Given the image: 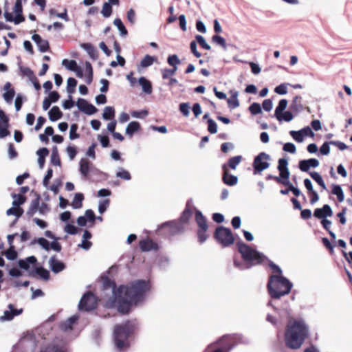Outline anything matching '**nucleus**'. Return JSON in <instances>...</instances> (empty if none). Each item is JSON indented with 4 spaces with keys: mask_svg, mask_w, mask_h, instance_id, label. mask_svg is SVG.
I'll return each mask as SVG.
<instances>
[{
    "mask_svg": "<svg viewBox=\"0 0 352 352\" xmlns=\"http://www.w3.org/2000/svg\"><path fill=\"white\" fill-rule=\"evenodd\" d=\"M195 38L197 41L202 48L207 50H210V46L206 43L204 36H202L201 35H197Z\"/></svg>",
    "mask_w": 352,
    "mask_h": 352,
    "instance_id": "nucleus-60",
    "label": "nucleus"
},
{
    "mask_svg": "<svg viewBox=\"0 0 352 352\" xmlns=\"http://www.w3.org/2000/svg\"><path fill=\"white\" fill-rule=\"evenodd\" d=\"M289 134L292 137V138L298 142H302L304 140V137L302 135V132H300V130L291 131L289 132Z\"/></svg>",
    "mask_w": 352,
    "mask_h": 352,
    "instance_id": "nucleus-57",
    "label": "nucleus"
},
{
    "mask_svg": "<svg viewBox=\"0 0 352 352\" xmlns=\"http://www.w3.org/2000/svg\"><path fill=\"white\" fill-rule=\"evenodd\" d=\"M84 196L82 193H76L72 201V206L74 209H78L82 207V201Z\"/></svg>",
    "mask_w": 352,
    "mask_h": 352,
    "instance_id": "nucleus-40",
    "label": "nucleus"
},
{
    "mask_svg": "<svg viewBox=\"0 0 352 352\" xmlns=\"http://www.w3.org/2000/svg\"><path fill=\"white\" fill-rule=\"evenodd\" d=\"M167 62L168 65L173 67H177V65L181 63L176 54L170 55L167 58Z\"/></svg>",
    "mask_w": 352,
    "mask_h": 352,
    "instance_id": "nucleus-53",
    "label": "nucleus"
},
{
    "mask_svg": "<svg viewBox=\"0 0 352 352\" xmlns=\"http://www.w3.org/2000/svg\"><path fill=\"white\" fill-rule=\"evenodd\" d=\"M115 116V110L112 107H105L102 113V118L105 120L113 119Z\"/></svg>",
    "mask_w": 352,
    "mask_h": 352,
    "instance_id": "nucleus-38",
    "label": "nucleus"
},
{
    "mask_svg": "<svg viewBox=\"0 0 352 352\" xmlns=\"http://www.w3.org/2000/svg\"><path fill=\"white\" fill-rule=\"evenodd\" d=\"M116 177L126 181H129L131 179L130 173L122 167L118 168V170L116 173Z\"/></svg>",
    "mask_w": 352,
    "mask_h": 352,
    "instance_id": "nucleus-39",
    "label": "nucleus"
},
{
    "mask_svg": "<svg viewBox=\"0 0 352 352\" xmlns=\"http://www.w3.org/2000/svg\"><path fill=\"white\" fill-rule=\"evenodd\" d=\"M78 317L77 316H72L69 318L67 320L63 322L60 324V329L63 331H67L72 329L73 325L78 320Z\"/></svg>",
    "mask_w": 352,
    "mask_h": 352,
    "instance_id": "nucleus-23",
    "label": "nucleus"
},
{
    "mask_svg": "<svg viewBox=\"0 0 352 352\" xmlns=\"http://www.w3.org/2000/svg\"><path fill=\"white\" fill-rule=\"evenodd\" d=\"M78 109L87 115H93L97 111V109L83 98H79L76 102Z\"/></svg>",
    "mask_w": 352,
    "mask_h": 352,
    "instance_id": "nucleus-14",
    "label": "nucleus"
},
{
    "mask_svg": "<svg viewBox=\"0 0 352 352\" xmlns=\"http://www.w3.org/2000/svg\"><path fill=\"white\" fill-rule=\"evenodd\" d=\"M36 154L38 155V164L40 167V168L43 169L44 167L45 162V157L49 154V150L47 148H39L36 151Z\"/></svg>",
    "mask_w": 352,
    "mask_h": 352,
    "instance_id": "nucleus-28",
    "label": "nucleus"
},
{
    "mask_svg": "<svg viewBox=\"0 0 352 352\" xmlns=\"http://www.w3.org/2000/svg\"><path fill=\"white\" fill-rule=\"evenodd\" d=\"M177 70V67H173V69H163L162 70V75L163 79H167L173 76Z\"/></svg>",
    "mask_w": 352,
    "mask_h": 352,
    "instance_id": "nucleus-56",
    "label": "nucleus"
},
{
    "mask_svg": "<svg viewBox=\"0 0 352 352\" xmlns=\"http://www.w3.org/2000/svg\"><path fill=\"white\" fill-rule=\"evenodd\" d=\"M49 265L51 270L55 274L62 272L65 267V264L62 261L58 260L56 256H53L50 258L49 261Z\"/></svg>",
    "mask_w": 352,
    "mask_h": 352,
    "instance_id": "nucleus-19",
    "label": "nucleus"
},
{
    "mask_svg": "<svg viewBox=\"0 0 352 352\" xmlns=\"http://www.w3.org/2000/svg\"><path fill=\"white\" fill-rule=\"evenodd\" d=\"M139 245L140 248L143 252H148L157 249V244L150 239L141 241Z\"/></svg>",
    "mask_w": 352,
    "mask_h": 352,
    "instance_id": "nucleus-20",
    "label": "nucleus"
},
{
    "mask_svg": "<svg viewBox=\"0 0 352 352\" xmlns=\"http://www.w3.org/2000/svg\"><path fill=\"white\" fill-rule=\"evenodd\" d=\"M288 162L285 158H280L278 160V169L280 172V177L285 181L288 180L289 171L287 168Z\"/></svg>",
    "mask_w": 352,
    "mask_h": 352,
    "instance_id": "nucleus-18",
    "label": "nucleus"
},
{
    "mask_svg": "<svg viewBox=\"0 0 352 352\" xmlns=\"http://www.w3.org/2000/svg\"><path fill=\"white\" fill-rule=\"evenodd\" d=\"M109 205V199H104V200L100 201L99 204H98V212L100 214H102L107 210Z\"/></svg>",
    "mask_w": 352,
    "mask_h": 352,
    "instance_id": "nucleus-64",
    "label": "nucleus"
},
{
    "mask_svg": "<svg viewBox=\"0 0 352 352\" xmlns=\"http://www.w3.org/2000/svg\"><path fill=\"white\" fill-rule=\"evenodd\" d=\"M32 39L36 44L38 50L41 52H45L50 48L49 42L47 40L43 39L38 34H33Z\"/></svg>",
    "mask_w": 352,
    "mask_h": 352,
    "instance_id": "nucleus-17",
    "label": "nucleus"
},
{
    "mask_svg": "<svg viewBox=\"0 0 352 352\" xmlns=\"http://www.w3.org/2000/svg\"><path fill=\"white\" fill-rule=\"evenodd\" d=\"M237 248L243 261L248 263L250 267L263 263L267 258L263 253L259 252L244 243H238Z\"/></svg>",
    "mask_w": 352,
    "mask_h": 352,
    "instance_id": "nucleus-5",
    "label": "nucleus"
},
{
    "mask_svg": "<svg viewBox=\"0 0 352 352\" xmlns=\"http://www.w3.org/2000/svg\"><path fill=\"white\" fill-rule=\"evenodd\" d=\"M156 60V58L153 56H151L150 55H146L144 56L142 60L140 62V65L142 67H148L153 65L154 61Z\"/></svg>",
    "mask_w": 352,
    "mask_h": 352,
    "instance_id": "nucleus-45",
    "label": "nucleus"
},
{
    "mask_svg": "<svg viewBox=\"0 0 352 352\" xmlns=\"http://www.w3.org/2000/svg\"><path fill=\"white\" fill-rule=\"evenodd\" d=\"M113 24L118 28L122 36H125L127 34V30L120 19H115Z\"/></svg>",
    "mask_w": 352,
    "mask_h": 352,
    "instance_id": "nucleus-42",
    "label": "nucleus"
},
{
    "mask_svg": "<svg viewBox=\"0 0 352 352\" xmlns=\"http://www.w3.org/2000/svg\"><path fill=\"white\" fill-rule=\"evenodd\" d=\"M37 260L34 256H30L25 259H20L18 261V265L20 268L28 270L30 267V264H35Z\"/></svg>",
    "mask_w": 352,
    "mask_h": 352,
    "instance_id": "nucleus-27",
    "label": "nucleus"
},
{
    "mask_svg": "<svg viewBox=\"0 0 352 352\" xmlns=\"http://www.w3.org/2000/svg\"><path fill=\"white\" fill-rule=\"evenodd\" d=\"M183 230L184 226L180 223L170 221L162 224L158 229V232L170 236L182 232Z\"/></svg>",
    "mask_w": 352,
    "mask_h": 352,
    "instance_id": "nucleus-9",
    "label": "nucleus"
},
{
    "mask_svg": "<svg viewBox=\"0 0 352 352\" xmlns=\"http://www.w3.org/2000/svg\"><path fill=\"white\" fill-rule=\"evenodd\" d=\"M48 114L50 120L52 122L59 120L63 116L61 111L57 106L53 107L50 110Z\"/></svg>",
    "mask_w": 352,
    "mask_h": 352,
    "instance_id": "nucleus-31",
    "label": "nucleus"
},
{
    "mask_svg": "<svg viewBox=\"0 0 352 352\" xmlns=\"http://www.w3.org/2000/svg\"><path fill=\"white\" fill-rule=\"evenodd\" d=\"M79 165L80 174L84 178H86L91 170V164L87 159L82 158L80 160Z\"/></svg>",
    "mask_w": 352,
    "mask_h": 352,
    "instance_id": "nucleus-22",
    "label": "nucleus"
},
{
    "mask_svg": "<svg viewBox=\"0 0 352 352\" xmlns=\"http://www.w3.org/2000/svg\"><path fill=\"white\" fill-rule=\"evenodd\" d=\"M38 197L31 201L29 209L27 211V215L32 217L37 211H38Z\"/></svg>",
    "mask_w": 352,
    "mask_h": 352,
    "instance_id": "nucleus-37",
    "label": "nucleus"
},
{
    "mask_svg": "<svg viewBox=\"0 0 352 352\" xmlns=\"http://www.w3.org/2000/svg\"><path fill=\"white\" fill-rule=\"evenodd\" d=\"M289 109L292 111L298 113L303 109L302 97L296 96L293 98Z\"/></svg>",
    "mask_w": 352,
    "mask_h": 352,
    "instance_id": "nucleus-24",
    "label": "nucleus"
},
{
    "mask_svg": "<svg viewBox=\"0 0 352 352\" xmlns=\"http://www.w3.org/2000/svg\"><path fill=\"white\" fill-rule=\"evenodd\" d=\"M67 91L69 94H72L77 85V80L74 78H69L67 82Z\"/></svg>",
    "mask_w": 352,
    "mask_h": 352,
    "instance_id": "nucleus-55",
    "label": "nucleus"
},
{
    "mask_svg": "<svg viewBox=\"0 0 352 352\" xmlns=\"http://www.w3.org/2000/svg\"><path fill=\"white\" fill-rule=\"evenodd\" d=\"M309 175L311 177L320 185L323 190H327V186L320 176V175L317 172H310Z\"/></svg>",
    "mask_w": 352,
    "mask_h": 352,
    "instance_id": "nucleus-41",
    "label": "nucleus"
},
{
    "mask_svg": "<svg viewBox=\"0 0 352 352\" xmlns=\"http://www.w3.org/2000/svg\"><path fill=\"white\" fill-rule=\"evenodd\" d=\"M249 110L253 115H257L261 113V107L258 103L254 102L249 107Z\"/></svg>",
    "mask_w": 352,
    "mask_h": 352,
    "instance_id": "nucleus-62",
    "label": "nucleus"
},
{
    "mask_svg": "<svg viewBox=\"0 0 352 352\" xmlns=\"http://www.w3.org/2000/svg\"><path fill=\"white\" fill-rule=\"evenodd\" d=\"M208 130L212 134L216 133L217 132V124L211 118L208 120Z\"/></svg>",
    "mask_w": 352,
    "mask_h": 352,
    "instance_id": "nucleus-59",
    "label": "nucleus"
},
{
    "mask_svg": "<svg viewBox=\"0 0 352 352\" xmlns=\"http://www.w3.org/2000/svg\"><path fill=\"white\" fill-rule=\"evenodd\" d=\"M212 41L217 45L221 46L224 50L227 49L226 40L222 36L219 35H214L212 37Z\"/></svg>",
    "mask_w": 352,
    "mask_h": 352,
    "instance_id": "nucleus-51",
    "label": "nucleus"
},
{
    "mask_svg": "<svg viewBox=\"0 0 352 352\" xmlns=\"http://www.w3.org/2000/svg\"><path fill=\"white\" fill-rule=\"evenodd\" d=\"M14 94H15V91L14 89H10L7 91H6L3 94V99L5 100V101L8 103H11L12 101V99L14 96Z\"/></svg>",
    "mask_w": 352,
    "mask_h": 352,
    "instance_id": "nucleus-61",
    "label": "nucleus"
},
{
    "mask_svg": "<svg viewBox=\"0 0 352 352\" xmlns=\"http://www.w3.org/2000/svg\"><path fill=\"white\" fill-rule=\"evenodd\" d=\"M195 221L198 225V229L208 228L207 221L201 212L199 210H196L195 212Z\"/></svg>",
    "mask_w": 352,
    "mask_h": 352,
    "instance_id": "nucleus-25",
    "label": "nucleus"
},
{
    "mask_svg": "<svg viewBox=\"0 0 352 352\" xmlns=\"http://www.w3.org/2000/svg\"><path fill=\"white\" fill-rule=\"evenodd\" d=\"M309 333V327L303 320H290L285 332L286 346L292 349L300 348Z\"/></svg>",
    "mask_w": 352,
    "mask_h": 352,
    "instance_id": "nucleus-2",
    "label": "nucleus"
},
{
    "mask_svg": "<svg viewBox=\"0 0 352 352\" xmlns=\"http://www.w3.org/2000/svg\"><path fill=\"white\" fill-rule=\"evenodd\" d=\"M104 289H111L113 300L112 305H116L118 311L121 314H127L131 306L142 302L147 292L150 289L149 282L138 280L129 285H120L116 289V285L109 279L103 281Z\"/></svg>",
    "mask_w": 352,
    "mask_h": 352,
    "instance_id": "nucleus-1",
    "label": "nucleus"
},
{
    "mask_svg": "<svg viewBox=\"0 0 352 352\" xmlns=\"http://www.w3.org/2000/svg\"><path fill=\"white\" fill-rule=\"evenodd\" d=\"M179 111L186 117H188L190 113V106L188 103H181L179 104Z\"/></svg>",
    "mask_w": 352,
    "mask_h": 352,
    "instance_id": "nucleus-63",
    "label": "nucleus"
},
{
    "mask_svg": "<svg viewBox=\"0 0 352 352\" xmlns=\"http://www.w3.org/2000/svg\"><path fill=\"white\" fill-rule=\"evenodd\" d=\"M228 107L230 109H235L239 106V102L238 100V92H232V96L227 100Z\"/></svg>",
    "mask_w": 352,
    "mask_h": 352,
    "instance_id": "nucleus-35",
    "label": "nucleus"
},
{
    "mask_svg": "<svg viewBox=\"0 0 352 352\" xmlns=\"http://www.w3.org/2000/svg\"><path fill=\"white\" fill-rule=\"evenodd\" d=\"M23 313V309H16L12 304L8 305V309L3 311V314L0 316V322L10 321L15 316H19Z\"/></svg>",
    "mask_w": 352,
    "mask_h": 352,
    "instance_id": "nucleus-12",
    "label": "nucleus"
},
{
    "mask_svg": "<svg viewBox=\"0 0 352 352\" xmlns=\"http://www.w3.org/2000/svg\"><path fill=\"white\" fill-rule=\"evenodd\" d=\"M280 120H278L279 122L285 121L290 122L293 120L294 116L290 111H287L285 112H282L278 115Z\"/></svg>",
    "mask_w": 352,
    "mask_h": 352,
    "instance_id": "nucleus-49",
    "label": "nucleus"
},
{
    "mask_svg": "<svg viewBox=\"0 0 352 352\" xmlns=\"http://www.w3.org/2000/svg\"><path fill=\"white\" fill-rule=\"evenodd\" d=\"M13 12L16 16H23L22 0H16L13 8Z\"/></svg>",
    "mask_w": 352,
    "mask_h": 352,
    "instance_id": "nucleus-58",
    "label": "nucleus"
},
{
    "mask_svg": "<svg viewBox=\"0 0 352 352\" xmlns=\"http://www.w3.org/2000/svg\"><path fill=\"white\" fill-rule=\"evenodd\" d=\"M270 156L266 153H260L254 157L253 162L254 174L261 173L264 170L268 168L270 166Z\"/></svg>",
    "mask_w": 352,
    "mask_h": 352,
    "instance_id": "nucleus-8",
    "label": "nucleus"
},
{
    "mask_svg": "<svg viewBox=\"0 0 352 352\" xmlns=\"http://www.w3.org/2000/svg\"><path fill=\"white\" fill-rule=\"evenodd\" d=\"M97 306L96 296L91 292L85 294L81 298L78 308L80 311H89L94 309Z\"/></svg>",
    "mask_w": 352,
    "mask_h": 352,
    "instance_id": "nucleus-10",
    "label": "nucleus"
},
{
    "mask_svg": "<svg viewBox=\"0 0 352 352\" xmlns=\"http://www.w3.org/2000/svg\"><path fill=\"white\" fill-rule=\"evenodd\" d=\"M36 273L43 280H47L50 278L49 271L42 267L36 268Z\"/></svg>",
    "mask_w": 352,
    "mask_h": 352,
    "instance_id": "nucleus-54",
    "label": "nucleus"
},
{
    "mask_svg": "<svg viewBox=\"0 0 352 352\" xmlns=\"http://www.w3.org/2000/svg\"><path fill=\"white\" fill-rule=\"evenodd\" d=\"M234 339H236L234 336H224L217 342L209 344L204 352L229 351L234 346V344H230Z\"/></svg>",
    "mask_w": 352,
    "mask_h": 352,
    "instance_id": "nucleus-6",
    "label": "nucleus"
},
{
    "mask_svg": "<svg viewBox=\"0 0 352 352\" xmlns=\"http://www.w3.org/2000/svg\"><path fill=\"white\" fill-rule=\"evenodd\" d=\"M138 82L142 87V91L146 94H150L152 92L151 82L147 80L145 77L142 76L139 78Z\"/></svg>",
    "mask_w": 352,
    "mask_h": 352,
    "instance_id": "nucleus-29",
    "label": "nucleus"
},
{
    "mask_svg": "<svg viewBox=\"0 0 352 352\" xmlns=\"http://www.w3.org/2000/svg\"><path fill=\"white\" fill-rule=\"evenodd\" d=\"M134 330V324L130 321L123 324L116 325L113 331V339L116 347L120 349H125L129 347V337Z\"/></svg>",
    "mask_w": 352,
    "mask_h": 352,
    "instance_id": "nucleus-4",
    "label": "nucleus"
},
{
    "mask_svg": "<svg viewBox=\"0 0 352 352\" xmlns=\"http://www.w3.org/2000/svg\"><path fill=\"white\" fill-rule=\"evenodd\" d=\"M314 215L315 217L322 220L326 219L327 217H331L333 215V212L330 206L325 204L321 208H316L314 210Z\"/></svg>",
    "mask_w": 352,
    "mask_h": 352,
    "instance_id": "nucleus-15",
    "label": "nucleus"
},
{
    "mask_svg": "<svg viewBox=\"0 0 352 352\" xmlns=\"http://www.w3.org/2000/svg\"><path fill=\"white\" fill-rule=\"evenodd\" d=\"M292 287L293 284L283 276L271 275L267 283L269 294L274 299L288 294Z\"/></svg>",
    "mask_w": 352,
    "mask_h": 352,
    "instance_id": "nucleus-3",
    "label": "nucleus"
},
{
    "mask_svg": "<svg viewBox=\"0 0 352 352\" xmlns=\"http://www.w3.org/2000/svg\"><path fill=\"white\" fill-rule=\"evenodd\" d=\"M241 156L237 155L231 157L228 162V166L234 170L241 161Z\"/></svg>",
    "mask_w": 352,
    "mask_h": 352,
    "instance_id": "nucleus-48",
    "label": "nucleus"
},
{
    "mask_svg": "<svg viewBox=\"0 0 352 352\" xmlns=\"http://www.w3.org/2000/svg\"><path fill=\"white\" fill-rule=\"evenodd\" d=\"M319 166V162L315 158L300 160L298 164L301 171L307 172L311 167L316 168Z\"/></svg>",
    "mask_w": 352,
    "mask_h": 352,
    "instance_id": "nucleus-16",
    "label": "nucleus"
},
{
    "mask_svg": "<svg viewBox=\"0 0 352 352\" xmlns=\"http://www.w3.org/2000/svg\"><path fill=\"white\" fill-rule=\"evenodd\" d=\"M21 72L23 74V75L27 76L30 79V80H36V76L33 71L29 67H22L21 68Z\"/></svg>",
    "mask_w": 352,
    "mask_h": 352,
    "instance_id": "nucleus-52",
    "label": "nucleus"
},
{
    "mask_svg": "<svg viewBox=\"0 0 352 352\" xmlns=\"http://www.w3.org/2000/svg\"><path fill=\"white\" fill-rule=\"evenodd\" d=\"M62 65L65 66L68 70L74 72L76 69L77 67L78 66L77 65V63L74 60H68L67 59H63L62 60Z\"/></svg>",
    "mask_w": 352,
    "mask_h": 352,
    "instance_id": "nucleus-43",
    "label": "nucleus"
},
{
    "mask_svg": "<svg viewBox=\"0 0 352 352\" xmlns=\"http://www.w3.org/2000/svg\"><path fill=\"white\" fill-rule=\"evenodd\" d=\"M332 194L336 195L338 201L342 202L344 199V195L343 190L340 185L333 184L332 186Z\"/></svg>",
    "mask_w": 352,
    "mask_h": 352,
    "instance_id": "nucleus-34",
    "label": "nucleus"
},
{
    "mask_svg": "<svg viewBox=\"0 0 352 352\" xmlns=\"http://www.w3.org/2000/svg\"><path fill=\"white\" fill-rule=\"evenodd\" d=\"M27 349L25 352H34L36 349V343L31 336L21 338L16 346V349Z\"/></svg>",
    "mask_w": 352,
    "mask_h": 352,
    "instance_id": "nucleus-13",
    "label": "nucleus"
},
{
    "mask_svg": "<svg viewBox=\"0 0 352 352\" xmlns=\"http://www.w3.org/2000/svg\"><path fill=\"white\" fill-rule=\"evenodd\" d=\"M41 352H67L66 342L59 337H56L51 344L42 348Z\"/></svg>",
    "mask_w": 352,
    "mask_h": 352,
    "instance_id": "nucleus-11",
    "label": "nucleus"
},
{
    "mask_svg": "<svg viewBox=\"0 0 352 352\" xmlns=\"http://www.w3.org/2000/svg\"><path fill=\"white\" fill-rule=\"evenodd\" d=\"M23 210L22 208L15 207V206H13V207L9 208L6 211L7 215H8V216L9 215H14L17 218L20 217L23 214Z\"/></svg>",
    "mask_w": 352,
    "mask_h": 352,
    "instance_id": "nucleus-47",
    "label": "nucleus"
},
{
    "mask_svg": "<svg viewBox=\"0 0 352 352\" xmlns=\"http://www.w3.org/2000/svg\"><path fill=\"white\" fill-rule=\"evenodd\" d=\"M81 47L87 52L91 59L96 60L98 58V50L91 43H83L81 45Z\"/></svg>",
    "mask_w": 352,
    "mask_h": 352,
    "instance_id": "nucleus-26",
    "label": "nucleus"
},
{
    "mask_svg": "<svg viewBox=\"0 0 352 352\" xmlns=\"http://www.w3.org/2000/svg\"><path fill=\"white\" fill-rule=\"evenodd\" d=\"M192 214V209L190 207V202L188 201L186 204V206L184 212H182L181 217H180V223L182 225V223L188 222L190 217H191Z\"/></svg>",
    "mask_w": 352,
    "mask_h": 352,
    "instance_id": "nucleus-32",
    "label": "nucleus"
},
{
    "mask_svg": "<svg viewBox=\"0 0 352 352\" xmlns=\"http://www.w3.org/2000/svg\"><path fill=\"white\" fill-rule=\"evenodd\" d=\"M287 103L288 102L286 99H281L279 101L278 104L275 109L274 113L275 117L276 118L277 120H280L278 115L280 113L283 112V111L287 108Z\"/></svg>",
    "mask_w": 352,
    "mask_h": 352,
    "instance_id": "nucleus-36",
    "label": "nucleus"
},
{
    "mask_svg": "<svg viewBox=\"0 0 352 352\" xmlns=\"http://www.w3.org/2000/svg\"><path fill=\"white\" fill-rule=\"evenodd\" d=\"M4 17L6 21L14 22V24L16 25L19 24L20 23L23 22L25 21V18L23 16L16 15L15 17H13L12 14L8 12H4Z\"/></svg>",
    "mask_w": 352,
    "mask_h": 352,
    "instance_id": "nucleus-33",
    "label": "nucleus"
},
{
    "mask_svg": "<svg viewBox=\"0 0 352 352\" xmlns=\"http://www.w3.org/2000/svg\"><path fill=\"white\" fill-rule=\"evenodd\" d=\"M214 237L223 247H228L234 242L231 230L223 226H219L216 229Z\"/></svg>",
    "mask_w": 352,
    "mask_h": 352,
    "instance_id": "nucleus-7",
    "label": "nucleus"
},
{
    "mask_svg": "<svg viewBox=\"0 0 352 352\" xmlns=\"http://www.w3.org/2000/svg\"><path fill=\"white\" fill-rule=\"evenodd\" d=\"M223 169L224 170V173H223V182L226 184L228 185V186H234V185H236L237 184V182H238L237 177H236V176H234L233 175L228 174L226 164L223 165Z\"/></svg>",
    "mask_w": 352,
    "mask_h": 352,
    "instance_id": "nucleus-21",
    "label": "nucleus"
},
{
    "mask_svg": "<svg viewBox=\"0 0 352 352\" xmlns=\"http://www.w3.org/2000/svg\"><path fill=\"white\" fill-rule=\"evenodd\" d=\"M140 129V124L138 122L132 121L127 125L126 128V134L129 137H132L133 134Z\"/></svg>",
    "mask_w": 352,
    "mask_h": 352,
    "instance_id": "nucleus-30",
    "label": "nucleus"
},
{
    "mask_svg": "<svg viewBox=\"0 0 352 352\" xmlns=\"http://www.w3.org/2000/svg\"><path fill=\"white\" fill-rule=\"evenodd\" d=\"M12 197L14 199L12 201L13 206L19 208V206L25 201V197L21 195L12 194Z\"/></svg>",
    "mask_w": 352,
    "mask_h": 352,
    "instance_id": "nucleus-44",
    "label": "nucleus"
},
{
    "mask_svg": "<svg viewBox=\"0 0 352 352\" xmlns=\"http://www.w3.org/2000/svg\"><path fill=\"white\" fill-rule=\"evenodd\" d=\"M101 14L105 18L109 17L112 14V6H111L110 3H108L107 2L104 3L101 10Z\"/></svg>",
    "mask_w": 352,
    "mask_h": 352,
    "instance_id": "nucleus-46",
    "label": "nucleus"
},
{
    "mask_svg": "<svg viewBox=\"0 0 352 352\" xmlns=\"http://www.w3.org/2000/svg\"><path fill=\"white\" fill-rule=\"evenodd\" d=\"M208 229H198L197 230V237L199 242L201 244L204 243L208 239V235L207 234Z\"/></svg>",
    "mask_w": 352,
    "mask_h": 352,
    "instance_id": "nucleus-50",
    "label": "nucleus"
}]
</instances>
